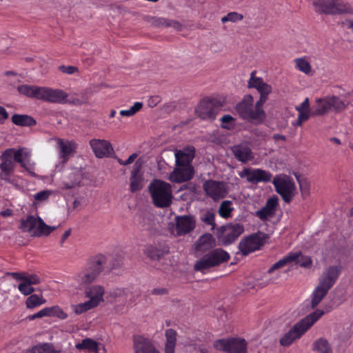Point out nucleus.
Returning a JSON list of instances; mask_svg holds the SVG:
<instances>
[{"label": "nucleus", "instance_id": "7", "mask_svg": "<svg viewBox=\"0 0 353 353\" xmlns=\"http://www.w3.org/2000/svg\"><path fill=\"white\" fill-rule=\"evenodd\" d=\"M230 254L222 248H216L203 255L194 264L196 271L203 272L209 268L217 266L222 263L229 261Z\"/></svg>", "mask_w": 353, "mask_h": 353}, {"label": "nucleus", "instance_id": "25", "mask_svg": "<svg viewBox=\"0 0 353 353\" xmlns=\"http://www.w3.org/2000/svg\"><path fill=\"white\" fill-rule=\"evenodd\" d=\"M216 246V240L212 234L206 233L201 236L196 243V251L208 252Z\"/></svg>", "mask_w": 353, "mask_h": 353}, {"label": "nucleus", "instance_id": "58", "mask_svg": "<svg viewBox=\"0 0 353 353\" xmlns=\"http://www.w3.org/2000/svg\"><path fill=\"white\" fill-rule=\"evenodd\" d=\"M24 282H26V283H27V284H30L31 285H37L41 283V279L36 274H29L26 272Z\"/></svg>", "mask_w": 353, "mask_h": 353}, {"label": "nucleus", "instance_id": "54", "mask_svg": "<svg viewBox=\"0 0 353 353\" xmlns=\"http://www.w3.org/2000/svg\"><path fill=\"white\" fill-rule=\"evenodd\" d=\"M88 97L85 94H83L81 98L77 97H71L70 99H68V97L65 99V101L63 102L62 103H69L75 105H81L82 104L88 103Z\"/></svg>", "mask_w": 353, "mask_h": 353}, {"label": "nucleus", "instance_id": "39", "mask_svg": "<svg viewBox=\"0 0 353 353\" xmlns=\"http://www.w3.org/2000/svg\"><path fill=\"white\" fill-rule=\"evenodd\" d=\"M168 253V250L159 249L154 247L148 248L146 251L148 256L152 261H160Z\"/></svg>", "mask_w": 353, "mask_h": 353}, {"label": "nucleus", "instance_id": "4", "mask_svg": "<svg viewBox=\"0 0 353 353\" xmlns=\"http://www.w3.org/2000/svg\"><path fill=\"white\" fill-rule=\"evenodd\" d=\"M325 311L317 309L294 324L279 340L281 346L288 347L306 332L323 314Z\"/></svg>", "mask_w": 353, "mask_h": 353}, {"label": "nucleus", "instance_id": "6", "mask_svg": "<svg viewBox=\"0 0 353 353\" xmlns=\"http://www.w3.org/2000/svg\"><path fill=\"white\" fill-rule=\"evenodd\" d=\"M149 190L156 207L163 208L169 207L172 203V190L169 183L155 180L150 183Z\"/></svg>", "mask_w": 353, "mask_h": 353}, {"label": "nucleus", "instance_id": "9", "mask_svg": "<svg viewBox=\"0 0 353 353\" xmlns=\"http://www.w3.org/2000/svg\"><path fill=\"white\" fill-rule=\"evenodd\" d=\"M272 183L276 192L285 203H289L295 195L296 186L293 179L287 176H276Z\"/></svg>", "mask_w": 353, "mask_h": 353}, {"label": "nucleus", "instance_id": "11", "mask_svg": "<svg viewBox=\"0 0 353 353\" xmlns=\"http://www.w3.org/2000/svg\"><path fill=\"white\" fill-rule=\"evenodd\" d=\"M265 234L258 232L243 239L239 243V249L243 256L260 249L263 244Z\"/></svg>", "mask_w": 353, "mask_h": 353}, {"label": "nucleus", "instance_id": "38", "mask_svg": "<svg viewBox=\"0 0 353 353\" xmlns=\"http://www.w3.org/2000/svg\"><path fill=\"white\" fill-rule=\"evenodd\" d=\"M290 254H294L296 256V258L293 261L296 265L305 268H309L311 267L312 261L310 256L302 254L301 252H290Z\"/></svg>", "mask_w": 353, "mask_h": 353}, {"label": "nucleus", "instance_id": "20", "mask_svg": "<svg viewBox=\"0 0 353 353\" xmlns=\"http://www.w3.org/2000/svg\"><path fill=\"white\" fill-rule=\"evenodd\" d=\"M133 349L135 353H157L151 339L141 335L133 336Z\"/></svg>", "mask_w": 353, "mask_h": 353}, {"label": "nucleus", "instance_id": "19", "mask_svg": "<svg viewBox=\"0 0 353 353\" xmlns=\"http://www.w3.org/2000/svg\"><path fill=\"white\" fill-rule=\"evenodd\" d=\"M174 221L178 236L185 235L194 230L196 227V220L192 215L176 216Z\"/></svg>", "mask_w": 353, "mask_h": 353}, {"label": "nucleus", "instance_id": "34", "mask_svg": "<svg viewBox=\"0 0 353 353\" xmlns=\"http://www.w3.org/2000/svg\"><path fill=\"white\" fill-rule=\"evenodd\" d=\"M327 292V290L317 285L312 294L311 308H315L321 302Z\"/></svg>", "mask_w": 353, "mask_h": 353}, {"label": "nucleus", "instance_id": "1", "mask_svg": "<svg viewBox=\"0 0 353 353\" xmlns=\"http://www.w3.org/2000/svg\"><path fill=\"white\" fill-rule=\"evenodd\" d=\"M31 152L26 148H8L2 152L0 159V179L10 181V177L13 174L15 168V162L19 163L20 165L28 172L34 175V172L30 171V168L27 165L30 161Z\"/></svg>", "mask_w": 353, "mask_h": 353}, {"label": "nucleus", "instance_id": "49", "mask_svg": "<svg viewBox=\"0 0 353 353\" xmlns=\"http://www.w3.org/2000/svg\"><path fill=\"white\" fill-rule=\"evenodd\" d=\"M110 301L125 300L128 296V292L125 289L117 288L110 292Z\"/></svg>", "mask_w": 353, "mask_h": 353}, {"label": "nucleus", "instance_id": "10", "mask_svg": "<svg viewBox=\"0 0 353 353\" xmlns=\"http://www.w3.org/2000/svg\"><path fill=\"white\" fill-rule=\"evenodd\" d=\"M214 347L228 353H247V343L243 339H219L214 342Z\"/></svg>", "mask_w": 353, "mask_h": 353}, {"label": "nucleus", "instance_id": "26", "mask_svg": "<svg viewBox=\"0 0 353 353\" xmlns=\"http://www.w3.org/2000/svg\"><path fill=\"white\" fill-rule=\"evenodd\" d=\"M331 111L328 96L323 98H318L315 100V104L311 109L312 117L323 116Z\"/></svg>", "mask_w": 353, "mask_h": 353}, {"label": "nucleus", "instance_id": "3", "mask_svg": "<svg viewBox=\"0 0 353 353\" xmlns=\"http://www.w3.org/2000/svg\"><path fill=\"white\" fill-rule=\"evenodd\" d=\"M17 91L22 95L29 98L53 103H61L65 101L68 94L60 89H52L47 87H39L23 84L17 87Z\"/></svg>", "mask_w": 353, "mask_h": 353}, {"label": "nucleus", "instance_id": "51", "mask_svg": "<svg viewBox=\"0 0 353 353\" xmlns=\"http://www.w3.org/2000/svg\"><path fill=\"white\" fill-rule=\"evenodd\" d=\"M243 19V15L242 14L238 13L236 12H231L221 18V22L223 23L228 21L235 23L241 21Z\"/></svg>", "mask_w": 353, "mask_h": 353}, {"label": "nucleus", "instance_id": "36", "mask_svg": "<svg viewBox=\"0 0 353 353\" xmlns=\"http://www.w3.org/2000/svg\"><path fill=\"white\" fill-rule=\"evenodd\" d=\"M38 225L39 217L35 218L32 215H29L26 219L21 221L20 229L25 232H30L35 228L37 229Z\"/></svg>", "mask_w": 353, "mask_h": 353}, {"label": "nucleus", "instance_id": "50", "mask_svg": "<svg viewBox=\"0 0 353 353\" xmlns=\"http://www.w3.org/2000/svg\"><path fill=\"white\" fill-rule=\"evenodd\" d=\"M143 107L141 102H136L129 110L120 111V114L123 117H132L139 112Z\"/></svg>", "mask_w": 353, "mask_h": 353}, {"label": "nucleus", "instance_id": "63", "mask_svg": "<svg viewBox=\"0 0 353 353\" xmlns=\"http://www.w3.org/2000/svg\"><path fill=\"white\" fill-rule=\"evenodd\" d=\"M296 110L299 111H310V101L309 99L306 98L299 106L296 107Z\"/></svg>", "mask_w": 353, "mask_h": 353}, {"label": "nucleus", "instance_id": "52", "mask_svg": "<svg viewBox=\"0 0 353 353\" xmlns=\"http://www.w3.org/2000/svg\"><path fill=\"white\" fill-rule=\"evenodd\" d=\"M220 120L221 121V127L223 128L231 130L234 126V119L229 114L223 115Z\"/></svg>", "mask_w": 353, "mask_h": 353}, {"label": "nucleus", "instance_id": "14", "mask_svg": "<svg viewBox=\"0 0 353 353\" xmlns=\"http://www.w3.org/2000/svg\"><path fill=\"white\" fill-rule=\"evenodd\" d=\"M256 71L251 73L250 79L248 81V88H254L260 93V98L257 101L260 103L264 104L268 99V95L272 92V86L264 82L262 78L255 77Z\"/></svg>", "mask_w": 353, "mask_h": 353}, {"label": "nucleus", "instance_id": "33", "mask_svg": "<svg viewBox=\"0 0 353 353\" xmlns=\"http://www.w3.org/2000/svg\"><path fill=\"white\" fill-rule=\"evenodd\" d=\"M331 111L336 113L344 111L348 105V103L343 101L337 96H328Z\"/></svg>", "mask_w": 353, "mask_h": 353}, {"label": "nucleus", "instance_id": "16", "mask_svg": "<svg viewBox=\"0 0 353 353\" xmlns=\"http://www.w3.org/2000/svg\"><path fill=\"white\" fill-rule=\"evenodd\" d=\"M341 270L340 265L329 266L322 273L318 285L329 291L336 282Z\"/></svg>", "mask_w": 353, "mask_h": 353}, {"label": "nucleus", "instance_id": "48", "mask_svg": "<svg viewBox=\"0 0 353 353\" xmlns=\"http://www.w3.org/2000/svg\"><path fill=\"white\" fill-rule=\"evenodd\" d=\"M297 180L299 183L302 197L304 199H306L310 194V184L305 179H299L297 178Z\"/></svg>", "mask_w": 353, "mask_h": 353}, {"label": "nucleus", "instance_id": "55", "mask_svg": "<svg viewBox=\"0 0 353 353\" xmlns=\"http://www.w3.org/2000/svg\"><path fill=\"white\" fill-rule=\"evenodd\" d=\"M256 216L262 221L267 220L268 217H272L274 214L270 211L268 207L263 206L261 210L255 212Z\"/></svg>", "mask_w": 353, "mask_h": 353}, {"label": "nucleus", "instance_id": "37", "mask_svg": "<svg viewBox=\"0 0 353 353\" xmlns=\"http://www.w3.org/2000/svg\"><path fill=\"white\" fill-rule=\"evenodd\" d=\"M56 229V227H51L46 225L43 221L39 217V225L37 230L33 231L32 236H41L42 235H48Z\"/></svg>", "mask_w": 353, "mask_h": 353}, {"label": "nucleus", "instance_id": "15", "mask_svg": "<svg viewBox=\"0 0 353 353\" xmlns=\"http://www.w3.org/2000/svg\"><path fill=\"white\" fill-rule=\"evenodd\" d=\"M341 270L340 265L329 266L322 273L318 285L329 291L336 282Z\"/></svg>", "mask_w": 353, "mask_h": 353}, {"label": "nucleus", "instance_id": "31", "mask_svg": "<svg viewBox=\"0 0 353 353\" xmlns=\"http://www.w3.org/2000/svg\"><path fill=\"white\" fill-rule=\"evenodd\" d=\"M12 122L16 125L31 127L36 125V120L31 116L27 114L12 115L11 118Z\"/></svg>", "mask_w": 353, "mask_h": 353}, {"label": "nucleus", "instance_id": "64", "mask_svg": "<svg viewBox=\"0 0 353 353\" xmlns=\"http://www.w3.org/2000/svg\"><path fill=\"white\" fill-rule=\"evenodd\" d=\"M161 101V97L158 95L151 97L148 101V106L153 108L155 107Z\"/></svg>", "mask_w": 353, "mask_h": 353}, {"label": "nucleus", "instance_id": "29", "mask_svg": "<svg viewBox=\"0 0 353 353\" xmlns=\"http://www.w3.org/2000/svg\"><path fill=\"white\" fill-rule=\"evenodd\" d=\"M86 297L90 300H93L97 306L99 303L103 301L104 294V289L101 285L88 286V289L83 290Z\"/></svg>", "mask_w": 353, "mask_h": 353}, {"label": "nucleus", "instance_id": "12", "mask_svg": "<svg viewBox=\"0 0 353 353\" xmlns=\"http://www.w3.org/2000/svg\"><path fill=\"white\" fill-rule=\"evenodd\" d=\"M203 188L206 195L214 201L224 198L228 194L227 185L223 181L210 179L203 183Z\"/></svg>", "mask_w": 353, "mask_h": 353}, {"label": "nucleus", "instance_id": "57", "mask_svg": "<svg viewBox=\"0 0 353 353\" xmlns=\"http://www.w3.org/2000/svg\"><path fill=\"white\" fill-rule=\"evenodd\" d=\"M278 205L279 199L276 196H274L268 199L265 206L268 207V208L275 214Z\"/></svg>", "mask_w": 353, "mask_h": 353}, {"label": "nucleus", "instance_id": "56", "mask_svg": "<svg viewBox=\"0 0 353 353\" xmlns=\"http://www.w3.org/2000/svg\"><path fill=\"white\" fill-rule=\"evenodd\" d=\"M18 289L25 296L31 295L34 292V288L24 281L18 285Z\"/></svg>", "mask_w": 353, "mask_h": 353}, {"label": "nucleus", "instance_id": "61", "mask_svg": "<svg viewBox=\"0 0 353 353\" xmlns=\"http://www.w3.org/2000/svg\"><path fill=\"white\" fill-rule=\"evenodd\" d=\"M45 316H46L45 308H43L32 315L28 316L26 317V319L29 320V321H33L36 319H41Z\"/></svg>", "mask_w": 353, "mask_h": 353}, {"label": "nucleus", "instance_id": "8", "mask_svg": "<svg viewBox=\"0 0 353 353\" xmlns=\"http://www.w3.org/2000/svg\"><path fill=\"white\" fill-rule=\"evenodd\" d=\"M245 231L244 225L239 223H230L216 228V236L222 245L233 243Z\"/></svg>", "mask_w": 353, "mask_h": 353}, {"label": "nucleus", "instance_id": "42", "mask_svg": "<svg viewBox=\"0 0 353 353\" xmlns=\"http://www.w3.org/2000/svg\"><path fill=\"white\" fill-rule=\"evenodd\" d=\"M296 256L294 254H290V253L284 256L283 259H280L277 262H276L274 264L272 265V266L268 270V273L271 274L274 270L280 269L288 264L292 263L294 261V259H295Z\"/></svg>", "mask_w": 353, "mask_h": 353}, {"label": "nucleus", "instance_id": "53", "mask_svg": "<svg viewBox=\"0 0 353 353\" xmlns=\"http://www.w3.org/2000/svg\"><path fill=\"white\" fill-rule=\"evenodd\" d=\"M146 21L148 23L151 24L152 26H156V27H160V26H166L167 23V19L163 18V17H148L146 18Z\"/></svg>", "mask_w": 353, "mask_h": 353}, {"label": "nucleus", "instance_id": "13", "mask_svg": "<svg viewBox=\"0 0 353 353\" xmlns=\"http://www.w3.org/2000/svg\"><path fill=\"white\" fill-rule=\"evenodd\" d=\"M239 176L241 178L246 177L247 181L253 184H256L260 182H270L272 177V174L269 171L259 168H245L239 173Z\"/></svg>", "mask_w": 353, "mask_h": 353}, {"label": "nucleus", "instance_id": "18", "mask_svg": "<svg viewBox=\"0 0 353 353\" xmlns=\"http://www.w3.org/2000/svg\"><path fill=\"white\" fill-rule=\"evenodd\" d=\"M195 113L203 120L214 121L216 114L214 101L208 99L201 100L195 109Z\"/></svg>", "mask_w": 353, "mask_h": 353}, {"label": "nucleus", "instance_id": "62", "mask_svg": "<svg viewBox=\"0 0 353 353\" xmlns=\"http://www.w3.org/2000/svg\"><path fill=\"white\" fill-rule=\"evenodd\" d=\"M168 292L169 290L166 288H156L152 290L151 294L156 296H164L168 294Z\"/></svg>", "mask_w": 353, "mask_h": 353}, {"label": "nucleus", "instance_id": "23", "mask_svg": "<svg viewBox=\"0 0 353 353\" xmlns=\"http://www.w3.org/2000/svg\"><path fill=\"white\" fill-rule=\"evenodd\" d=\"M193 167H177L170 175V180L175 183H182L190 180L194 176Z\"/></svg>", "mask_w": 353, "mask_h": 353}, {"label": "nucleus", "instance_id": "46", "mask_svg": "<svg viewBox=\"0 0 353 353\" xmlns=\"http://www.w3.org/2000/svg\"><path fill=\"white\" fill-rule=\"evenodd\" d=\"M231 205L230 201H224L221 203L219 209V213L221 217L229 218L231 216V213L234 210Z\"/></svg>", "mask_w": 353, "mask_h": 353}, {"label": "nucleus", "instance_id": "45", "mask_svg": "<svg viewBox=\"0 0 353 353\" xmlns=\"http://www.w3.org/2000/svg\"><path fill=\"white\" fill-rule=\"evenodd\" d=\"M46 303L43 297L37 294H31L26 301V305L28 309H33Z\"/></svg>", "mask_w": 353, "mask_h": 353}, {"label": "nucleus", "instance_id": "35", "mask_svg": "<svg viewBox=\"0 0 353 353\" xmlns=\"http://www.w3.org/2000/svg\"><path fill=\"white\" fill-rule=\"evenodd\" d=\"M58 148L59 150L60 157L63 160H67L68 157L72 152L73 148L72 144L68 141L58 139Z\"/></svg>", "mask_w": 353, "mask_h": 353}, {"label": "nucleus", "instance_id": "43", "mask_svg": "<svg viewBox=\"0 0 353 353\" xmlns=\"http://www.w3.org/2000/svg\"><path fill=\"white\" fill-rule=\"evenodd\" d=\"M201 221L207 225L211 226V230L216 228L215 214L211 210H206L202 212L200 217Z\"/></svg>", "mask_w": 353, "mask_h": 353}, {"label": "nucleus", "instance_id": "59", "mask_svg": "<svg viewBox=\"0 0 353 353\" xmlns=\"http://www.w3.org/2000/svg\"><path fill=\"white\" fill-rule=\"evenodd\" d=\"M52 191L50 190H43L41 192H37L34 195V199L38 201H46L49 196L51 195Z\"/></svg>", "mask_w": 353, "mask_h": 353}, {"label": "nucleus", "instance_id": "28", "mask_svg": "<svg viewBox=\"0 0 353 353\" xmlns=\"http://www.w3.org/2000/svg\"><path fill=\"white\" fill-rule=\"evenodd\" d=\"M263 104L256 101L254 106H252L250 112L252 114L250 117H246L245 120L254 121L257 123H261L266 117L265 110L263 109Z\"/></svg>", "mask_w": 353, "mask_h": 353}, {"label": "nucleus", "instance_id": "24", "mask_svg": "<svg viewBox=\"0 0 353 353\" xmlns=\"http://www.w3.org/2000/svg\"><path fill=\"white\" fill-rule=\"evenodd\" d=\"M141 163L136 161L130 178V188L132 192H135L141 190L143 187V176L141 173Z\"/></svg>", "mask_w": 353, "mask_h": 353}, {"label": "nucleus", "instance_id": "2", "mask_svg": "<svg viewBox=\"0 0 353 353\" xmlns=\"http://www.w3.org/2000/svg\"><path fill=\"white\" fill-rule=\"evenodd\" d=\"M105 262L106 258L103 255H97L90 259L85 266L74 276L76 288L81 290L88 289L102 272Z\"/></svg>", "mask_w": 353, "mask_h": 353}, {"label": "nucleus", "instance_id": "5", "mask_svg": "<svg viewBox=\"0 0 353 353\" xmlns=\"http://www.w3.org/2000/svg\"><path fill=\"white\" fill-rule=\"evenodd\" d=\"M313 5L321 14L353 16V7L343 0H314Z\"/></svg>", "mask_w": 353, "mask_h": 353}, {"label": "nucleus", "instance_id": "47", "mask_svg": "<svg viewBox=\"0 0 353 353\" xmlns=\"http://www.w3.org/2000/svg\"><path fill=\"white\" fill-rule=\"evenodd\" d=\"M26 353H56L53 347L49 344H43L42 345H37L31 350H28Z\"/></svg>", "mask_w": 353, "mask_h": 353}, {"label": "nucleus", "instance_id": "17", "mask_svg": "<svg viewBox=\"0 0 353 353\" xmlns=\"http://www.w3.org/2000/svg\"><path fill=\"white\" fill-rule=\"evenodd\" d=\"M89 144L97 158L108 157L114 152V148L108 140L92 139L89 141Z\"/></svg>", "mask_w": 353, "mask_h": 353}, {"label": "nucleus", "instance_id": "32", "mask_svg": "<svg viewBox=\"0 0 353 353\" xmlns=\"http://www.w3.org/2000/svg\"><path fill=\"white\" fill-rule=\"evenodd\" d=\"M75 347L79 350H87L90 352L98 353L99 343L90 338L83 339L75 345Z\"/></svg>", "mask_w": 353, "mask_h": 353}, {"label": "nucleus", "instance_id": "27", "mask_svg": "<svg viewBox=\"0 0 353 353\" xmlns=\"http://www.w3.org/2000/svg\"><path fill=\"white\" fill-rule=\"evenodd\" d=\"M253 103V97L251 94H246L242 101L236 105V110L242 119H245L246 117H250L252 114H250V110Z\"/></svg>", "mask_w": 353, "mask_h": 353}, {"label": "nucleus", "instance_id": "21", "mask_svg": "<svg viewBox=\"0 0 353 353\" xmlns=\"http://www.w3.org/2000/svg\"><path fill=\"white\" fill-rule=\"evenodd\" d=\"M231 151L235 159L244 164L254 159L252 149L246 143L234 145L231 148Z\"/></svg>", "mask_w": 353, "mask_h": 353}, {"label": "nucleus", "instance_id": "41", "mask_svg": "<svg viewBox=\"0 0 353 353\" xmlns=\"http://www.w3.org/2000/svg\"><path fill=\"white\" fill-rule=\"evenodd\" d=\"M314 350L319 353H332V348L328 341L323 339L320 338L314 343Z\"/></svg>", "mask_w": 353, "mask_h": 353}, {"label": "nucleus", "instance_id": "40", "mask_svg": "<svg viewBox=\"0 0 353 353\" xmlns=\"http://www.w3.org/2000/svg\"><path fill=\"white\" fill-rule=\"evenodd\" d=\"M96 306V303H94L93 300L89 299L88 301L84 303H79L77 305H73L72 307L74 313L77 315H79Z\"/></svg>", "mask_w": 353, "mask_h": 353}, {"label": "nucleus", "instance_id": "30", "mask_svg": "<svg viewBox=\"0 0 353 353\" xmlns=\"http://www.w3.org/2000/svg\"><path fill=\"white\" fill-rule=\"evenodd\" d=\"M165 336L166 339L165 353H174L177 336L176 331L172 328L168 329L165 330Z\"/></svg>", "mask_w": 353, "mask_h": 353}, {"label": "nucleus", "instance_id": "22", "mask_svg": "<svg viewBox=\"0 0 353 353\" xmlns=\"http://www.w3.org/2000/svg\"><path fill=\"white\" fill-rule=\"evenodd\" d=\"M195 156V148L188 146L183 150H176L175 152L176 165L177 167H192L191 162Z\"/></svg>", "mask_w": 353, "mask_h": 353}, {"label": "nucleus", "instance_id": "44", "mask_svg": "<svg viewBox=\"0 0 353 353\" xmlns=\"http://www.w3.org/2000/svg\"><path fill=\"white\" fill-rule=\"evenodd\" d=\"M296 68L302 72L309 74L312 71V67L309 61L305 58H297L294 60Z\"/></svg>", "mask_w": 353, "mask_h": 353}, {"label": "nucleus", "instance_id": "60", "mask_svg": "<svg viewBox=\"0 0 353 353\" xmlns=\"http://www.w3.org/2000/svg\"><path fill=\"white\" fill-rule=\"evenodd\" d=\"M58 68L61 72L68 74H72L79 71L77 67L72 65H60Z\"/></svg>", "mask_w": 353, "mask_h": 353}]
</instances>
